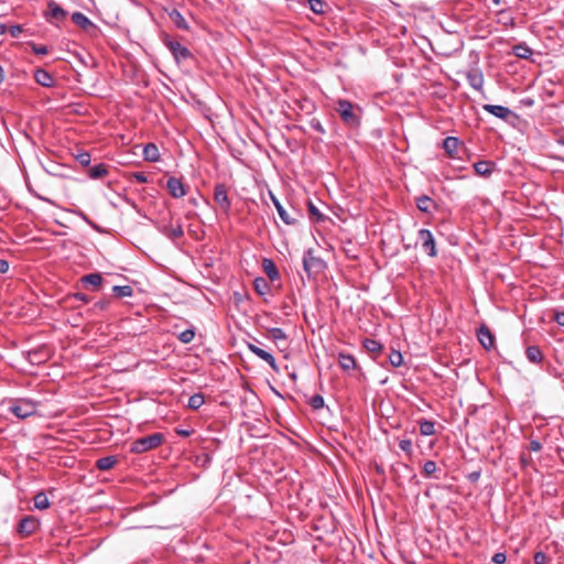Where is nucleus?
I'll return each instance as SVG.
<instances>
[{
  "mask_svg": "<svg viewBox=\"0 0 564 564\" xmlns=\"http://www.w3.org/2000/svg\"><path fill=\"white\" fill-rule=\"evenodd\" d=\"M116 463H117V457L112 456V455H108V456L100 457L96 462V467L99 470H109L116 465Z\"/></svg>",
  "mask_w": 564,
  "mask_h": 564,
  "instance_id": "obj_31",
  "label": "nucleus"
},
{
  "mask_svg": "<svg viewBox=\"0 0 564 564\" xmlns=\"http://www.w3.org/2000/svg\"><path fill=\"white\" fill-rule=\"evenodd\" d=\"M399 447L402 452L406 454L408 457H412L413 455V445L412 441L409 438L401 440L399 442Z\"/></svg>",
  "mask_w": 564,
  "mask_h": 564,
  "instance_id": "obj_42",
  "label": "nucleus"
},
{
  "mask_svg": "<svg viewBox=\"0 0 564 564\" xmlns=\"http://www.w3.org/2000/svg\"><path fill=\"white\" fill-rule=\"evenodd\" d=\"M22 32V26L19 25V24H14V25H11L9 28V33L11 34V36L13 37H18Z\"/></svg>",
  "mask_w": 564,
  "mask_h": 564,
  "instance_id": "obj_51",
  "label": "nucleus"
},
{
  "mask_svg": "<svg viewBox=\"0 0 564 564\" xmlns=\"http://www.w3.org/2000/svg\"><path fill=\"white\" fill-rule=\"evenodd\" d=\"M36 83L43 87H52L54 85L53 76L45 69L39 68L34 73Z\"/></svg>",
  "mask_w": 564,
  "mask_h": 564,
  "instance_id": "obj_17",
  "label": "nucleus"
},
{
  "mask_svg": "<svg viewBox=\"0 0 564 564\" xmlns=\"http://www.w3.org/2000/svg\"><path fill=\"white\" fill-rule=\"evenodd\" d=\"M162 42L171 52L177 64L192 57V52L178 41L173 40L169 34L162 36Z\"/></svg>",
  "mask_w": 564,
  "mask_h": 564,
  "instance_id": "obj_4",
  "label": "nucleus"
},
{
  "mask_svg": "<svg viewBox=\"0 0 564 564\" xmlns=\"http://www.w3.org/2000/svg\"><path fill=\"white\" fill-rule=\"evenodd\" d=\"M9 262L4 259H0V273H7L9 271Z\"/></svg>",
  "mask_w": 564,
  "mask_h": 564,
  "instance_id": "obj_55",
  "label": "nucleus"
},
{
  "mask_svg": "<svg viewBox=\"0 0 564 564\" xmlns=\"http://www.w3.org/2000/svg\"><path fill=\"white\" fill-rule=\"evenodd\" d=\"M46 20L50 23L63 21L67 12L55 1H50L47 4Z\"/></svg>",
  "mask_w": 564,
  "mask_h": 564,
  "instance_id": "obj_12",
  "label": "nucleus"
},
{
  "mask_svg": "<svg viewBox=\"0 0 564 564\" xmlns=\"http://www.w3.org/2000/svg\"><path fill=\"white\" fill-rule=\"evenodd\" d=\"M247 347L253 355L265 361L274 372H279V366L276 364L274 356L271 352L262 349L261 347L252 343H248Z\"/></svg>",
  "mask_w": 564,
  "mask_h": 564,
  "instance_id": "obj_9",
  "label": "nucleus"
},
{
  "mask_svg": "<svg viewBox=\"0 0 564 564\" xmlns=\"http://www.w3.org/2000/svg\"><path fill=\"white\" fill-rule=\"evenodd\" d=\"M492 4L499 8L497 11L499 14H503L507 10V3L503 0H492Z\"/></svg>",
  "mask_w": 564,
  "mask_h": 564,
  "instance_id": "obj_48",
  "label": "nucleus"
},
{
  "mask_svg": "<svg viewBox=\"0 0 564 564\" xmlns=\"http://www.w3.org/2000/svg\"><path fill=\"white\" fill-rule=\"evenodd\" d=\"M554 321L560 326H564V312H555Z\"/></svg>",
  "mask_w": 564,
  "mask_h": 564,
  "instance_id": "obj_53",
  "label": "nucleus"
},
{
  "mask_svg": "<svg viewBox=\"0 0 564 564\" xmlns=\"http://www.w3.org/2000/svg\"><path fill=\"white\" fill-rule=\"evenodd\" d=\"M507 560V555L503 552H498L492 556V562L496 564H503Z\"/></svg>",
  "mask_w": 564,
  "mask_h": 564,
  "instance_id": "obj_49",
  "label": "nucleus"
},
{
  "mask_svg": "<svg viewBox=\"0 0 564 564\" xmlns=\"http://www.w3.org/2000/svg\"><path fill=\"white\" fill-rule=\"evenodd\" d=\"M6 31H7V26L4 24L0 23V34L6 33Z\"/></svg>",
  "mask_w": 564,
  "mask_h": 564,
  "instance_id": "obj_61",
  "label": "nucleus"
},
{
  "mask_svg": "<svg viewBox=\"0 0 564 564\" xmlns=\"http://www.w3.org/2000/svg\"><path fill=\"white\" fill-rule=\"evenodd\" d=\"M77 162L83 166L90 164V154L88 152H80L76 156Z\"/></svg>",
  "mask_w": 564,
  "mask_h": 564,
  "instance_id": "obj_44",
  "label": "nucleus"
},
{
  "mask_svg": "<svg viewBox=\"0 0 564 564\" xmlns=\"http://www.w3.org/2000/svg\"><path fill=\"white\" fill-rule=\"evenodd\" d=\"M336 110L346 126L358 127L360 124V117L355 112L350 100L338 99Z\"/></svg>",
  "mask_w": 564,
  "mask_h": 564,
  "instance_id": "obj_2",
  "label": "nucleus"
},
{
  "mask_svg": "<svg viewBox=\"0 0 564 564\" xmlns=\"http://www.w3.org/2000/svg\"><path fill=\"white\" fill-rule=\"evenodd\" d=\"M468 84L476 90H480L484 85V76L480 72H469L467 74Z\"/></svg>",
  "mask_w": 564,
  "mask_h": 564,
  "instance_id": "obj_30",
  "label": "nucleus"
},
{
  "mask_svg": "<svg viewBox=\"0 0 564 564\" xmlns=\"http://www.w3.org/2000/svg\"><path fill=\"white\" fill-rule=\"evenodd\" d=\"M205 403L203 393H194L189 397L187 406L192 410H198Z\"/></svg>",
  "mask_w": 564,
  "mask_h": 564,
  "instance_id": "obj_35",
  "label": "nucleus"
},
{
  "mask_svg": "<svg viewBox=\"0 0 564 564\" xmlns=\"http://www.w3.org/2000/svg\"><path fill=\"white\" fill-rule=\"evenodd\" d=\"M4 80V70L3 68L0 66V84Z\"/></svg>",
  "mask_w": 564,
  "mask_h": 564,
  "instance_id": "obj_60",
  "label": "nucleus"
},
{
  "mask_svg": "<svg viewBox=\"0 0 564 564\" xmlns=\"http://www.w3.org/2000/svg\"><path fill=\"white\" fill-rule=\"evenodd\" d=\"M389 362L392 367H400L403 362V356L399 350L392 349L389 354Z\"/></svg>",
  "mask_w": 564,
  "mask_h": 564,
  "instance_id": "obj_39",
  "label": "nucleus"
},
{
  "mask_svg": "<svg viewBox=\"0 0 564 564\" xmlns=\"http://www.w3.org/2000/svg\"><path fill=\"white\" fill-rule=\"evenodd\" d=\"M166 188H167L170 195L174 198H181V197L185 196V194H186L184 183L182 182L181 178H178L176 176H171L167 178Z\"/></svg>",
  "mask_w": 564,
  "mask_h": 564,
  "instance_id": "obj_10",
  "label": "nucleus"
},
{
  "mask_svg": "<svg viewBox=\"0 0 564 564\" xmlns=\"http://www.w3.org/2000/svg\"><path fill=\"white\" fill-rule=\"evenodd\" d=\"M525 357L531 364H541L543 361V352L538 346H528L525 349Z\"/></svg>",
  "mask_w": 564,
  "mask_h": 564,
  "instance_id": "obj_24",
  "label": "nucleus"
},
{
  "mask_svg": "<svg viewBox=\"0 0 564 564\" xmlns=\"http://www.w3.org/2000/svg\"><path fill=\"white\" fill-rule=\"evenodd\" d=\"M533 560H534V564H546L547 556L544 552L540 551L534 554Z\"/></svg>",
  "mask_w": 564,
  "mask_h": 564,
  "instance_id": "obj_46",
  "label": "nucleus"
},
{
  "mask_svg": "<svg viewBox=\"0 0 564 564\" xmlns=\"http://www.w3.org/2000/svg\"><path fill=\"white\" fill-rule=\"evenodd\" d=\"M9 412L19 419H26L36 413V403L29 399H19L13 401L9 408Z\"/></svg>",
  "mask_w": 564,
  "mask_h": 564,
  "instance_id": "obj_5",
  "label": "nucleus"
},
{
  "mask_svg": "<svg viewBox=\"0 0 564 564\" xmlns=\"http://www.w3.org/2000/svg\"><path fill=\"white\" fill-rule=\"evenodd\" d=\"M415 204L417 209L425 214H431L432 208H435L434 200L427 195H421L416 197Z\"/></svg>",
  "mask_w": 564,
  "mask_h": 564,
  "instance_id": "obj_19",
  "label": "nucleus"
},
{
  "mask_svg": "<svg viewBox=\"0 0 564 564\" xmlns=\"http://www.w3.org/2000/svg\"><path fill=\"white\" fill-rule=\"evenodd\" d=\"M158 229L162 235L170 239L181 238L184 235L183 227L180 223H177L176 225H160Z\"/></svg>",
  "mask_w": 564,
  "mask_h": 564,
  "instance_id": "obj_13",
  "label": "nucleus"
},
{
  "mask_svg": "<svg viewBox=\"0 0 564 564\" xmlns=\"http://www.w3.org/2000/svg\"><path fill=\"white\" fill-rule=\"evenodd\" d=\"M338 364H339V367L344 370V371H349V370H352L357 367V362H356V359L352 355L350 354H346V352H339L338 355Z\"/></svg>",
  "mask_w": 564,
  "mask_h": 564,
  "instance_id": "obj_20",
  "label": "nucleus"
},
{
  "mask_svg": "<svg viewBox=\"0 0 564 564\" xmlns=\"http://www.w3.org/2000/svg\"><path fill=\"white\" fill-rule=\"evenodd\" d=\"M262 268L272 282L280 279V272L272 259L264 258L262 261Z\"/></svg>",
  "mask_w": 564,
  "mask_h": 564,
  "instance_id": "obj_18",
  "label": "nucleus"
},
{
  "mask_svg": "<svg viewBox=\"0 0 564 564\" xmlns=\"http://www.w3.org/2000/svg\"><path fill=\"white\" fill-rule=\"evenodd\" d=\"M143 158L148 162H158L160 160V152L154 143H148L143 148Z\"/></svg>",
  "mask_w": 564,
  "mask_h": 564,
  "instance_id": "obj_28",
  "label": "nucleus"
},
{
  "mask_svg": "<svg viewBox=\"0 0 564 564\" xmlns=\"http://www.w3.org/2000/svg\"><path fill=\"white\" fill-rule=\"evenodd\" d=\"M513 54L522 59H528L533 55V50L525 43H519L512 48Z\"/></svg>",
  "mask_w": 564,
  "mask_h": 564,
  "instance_id": "obj_29",
  "label": "nucleus"
},
{
  "mask_svg": "<svg viewBox=\"0 0 564 564\" xmlns=\"http://www.w3.org/2000/svg\"><path fill=\"white\" fill-rule=\"evenodd\" d=\"M364 347L370 352H379L383 348L380 341L372 338H366L364 340Z\"/></svg>",
  "mask_w": 564,
  "mask_h": 564,
  "instance_id": "obj_36",
  "label": "nucleus"
},
{
  "mask_svg": "<svg viewBox=\"0 0 564 564\" xmlns=\"http://www.w3.org/2000/svg\"><path fill=\"white\" fill-rule=\"evenodd\" d=\"M195 337V328H187L181 332L177 336L178 340L183 344H189Z\"/></svg>",
  "mask_w": 564,
  "mask_h": 564,
  "instance_id": "obj_38",
  "label": "nucleus"
},
{
  "mask_svg": "<svg viewBox=\"0 0 564 564\" xmlns=\"http://www.w3.org/2000/svg\"><path fill=\"white\" fill-rule=\"evenodd\" d=\"M310 405L314 410H319L324 406V398L321 394H315L310 400Z\"/></svg>",
  "mask_w": 564,
  "mask_h": 564,
  "instance_id": "obj_43",
  "label": "nucleus"
},
{
  "mask_svg": "<svg viewBox=\"0 0 564 564\" xmlns=\"http://www.w3.org/2000/svg\"><path fill=\"white\" fill-rule=\"evenodd\" d=\"M112 293L118 299L130 297L133 295V289L130 285H115Z\"/></svg>",
  "mask_w": 564,
  "mask_h": 564,
  "instance_id": "obj_34",
  "label": "nucleus"
},
{
  "mask_svg": "<svg viewBox=\"0 0 564 564\" xmlns=\"http://www.w3.org/2000/svg\"><path fill=\"white\" fill-rule=\"evenodd\" d=\"M176 434L183 437H187L192 434L191 430L177 429Z\"/></svg>",
  "mask_w": 564,
  "mask_h": 564,
  "instance_id": "obj_59",
  "label": "nucleus"
},
{
  "mask_svg": "<svg viewBox=\"0 0 564 564\" xmlns=\"http://www.w3.org/2000/svg\"><path fill=\"white\" fill-rule=\"evenodd\" d=\"M109 305V301L107 300H101V301H98L95 303V307L99 308V310H105L106 307H108Z\"/></svg>",
  "mask_w": 564,
  "mask_h": 564,
  "instance_id": "obj_57",
  "label": "nucleus"
},
{
  "mask_svg": "<svg viewBox=\"0 0 564 564\" xmlns=\"http://www.w3.org/2000/svg\"><path fill=\"white\" fill-rule=\"evenodd\" d=\"M482 109L510 124L519 119V116L506 106L487 104L482 106Z\"/></svg>",
  "mask_w": 564,
  "mask_h": 564,
  "instance_id": "obj_6",
  "label": "nucleus"
},
{
  "mask_svg": "<svg viewBox=\"0 0 564 564\" xmlns=\"http://www.w3.org/2000/svg\"><path fill=\"white\" fill-rule=\"evenodd\" d=\"M131 178L134 180L138 184H144L148 182V176L142 172H133L131 174Z\"/></svg>",
  "mask_w": 564,
  "mask_h": 564,
  "instance_id": "obj_45",
  "label": "nucleus"
},
{
  "mask_svg": "<svg viewBox=\"0 0 564 564\" xmlns=\"http://www.w3.org/2000/svg\"><path fill=\"white\" fill-rule=\"evenodd\" d=\"M495 163L491 161H478L474 163L475 173L479 176L489 177L494 172Z\"/></svg>",
  "mask_w": 564,
  "mask_h": 564,
  "instance_id": "obj_16",
  "label": "nucleus"
},
{
  "mask_svg": "<svg viewBox=\"0 0 564 564\" xmlns=\"http://www.w3.org/2000/svg\"><path fill=\"white\" fill-rule=\"evenodd\" d=\"M541 448H542V445H541V443L539 441L532 440L530 442V449L532 452H539V451H541Z\"/></svg>",
  "mask_w": 564,
  "mask_h": 564,
  "instance_id": "obj_54",
  "label": "nucleus"
},
{
  "mask_svg": "<svg viewBox=\"0 0 564 564\" xmlns=\"http://www.w3.org/2000/svg\"><path fill=\"white\" fill-rule=\"evenodd\" d=\"M417 237L421 241L422 249L430 257H436L437 249L434 236L430 229L422 228L417 232Z\"/></svg>",
  "mask_w": 564,
  "mask_h": 564,
  "instance_id": "obj_8",
  "label": "nucleus"
},
{
  "mask_svg": "<svg viewBox=\"0 0 564 564\" xmlns=\"http://www.w3.org/2000/svg\"><path fill=\"white\" fill-rule=\"evenodd\" d=\"M270 198L281 218V220L285 224V225H294L296 223V219L294 217H292L288 212L286 209L283 207V205L281 204V202L276 198V196H274L272 193H270Z\"/></svg>",
  "mask_w": 564,
  "mask_h": 564,
  "instance_id": "obj_15",
  "label": "nucleus"
},
{
  "mask_svg": "<svg viewBox=\"0 0 564 564\" xmlns=\"http://www.w3.org/2000/svg\"><path fill=\"white\" fill-rule=\"evenodd\" d=\"M72 21L80 29L88 31L96 25L82 12L77 11L72 14Z\"/></svg>",
  "mask_w": 564,
  "mask_h": 564,
  "instance_id": "obj_21",
  "label": "nucleus"
},
{
  "mask_svg": "<svg viewBox=\"0 0 564 564\" xmlns=\"http://www.w3.org/2000/svg\"><path fill=\"white\" fill-rule=\"evenodd\" d=\"M214 200L218 208L228 215L231 209V202L228 197V191L225 184H216L214 187Z\"/></svg>",
  "mask_w": 564,
  "mask_h": 564,
  "instance_id": "obj_7",
  "label": "nucleus"
},
{
  "mask_svg": "<svg viewBox=\"0 0 564 564\" xmlns=\"http://www.w3.org/2000/svg\"><path fill=\"white\" fill-rule=\"evenodd\" d=\"M74 297L79 300V301H82V302H85V303L89 302V297L86 294H84V293H79V292L75 293Z\"/></svg>",
  "mask_w": 564,
  "mask_h": 564,
  "instance_id": "obj_58",
  "label": "nucleus"
},
{
  "mask_svg": "<svg viewBox=\"0 0 564 564\" xmlns=\"http://www.w3.org/2000/svg\"><path fill=\"white\" fill-rule=\"evenodd\" d=\"M82 283L86 286H91L93 290L99 288L102 283V275L100 273H89L83 275L80 279Z\"/></svg>",
  "mask_w": 564,
  "mask_h": 564,
  "instance_id": "obj_26",
  "label": "nucleus"
},
{
  "mask_svg": "<svg viewBox=\"0 0 564 564\" xmlns=\"http://www.w3.org/2000/svg\"><path fill=\"white\" fill-rule=\"evenodd\" d=\"M269 334H270V337L274 340V341H280V340H285L286 339V334L285 332L280 328V327H272L269 329Z\"/></svg>",
  "mask_w": 564,
  "mask_h": 564,
  "instance_id": "obj_40",
  "label": "nucleus"
},
{
  "mask_svg": "<svg viewBox=\"0 0 564 564\" xmlns=\"http://www.w3.org/2000/svg\"><path fill=\"white\" fill-rule=\"evenodd\" d=\"M459 144L460 140L456 137H447L443 140V149L451 158H454Z\"/></svg>",
  "mask_w": 564,
  "mask_h": 564,
  "instance_id": "obj_23",
  "label": "nucleus"
},
{
  "mask_svg": "<svg viewBox=\"0 0 564 564\" xmlns=\"http://www.w3.org/2000/svg\"><path fill=\"white\" fill-rule=\"evenodd\" d=\"M310 9L316 14L325 13L326 2L323 0H308Z\"/></svg>",
  "mask_w": 564,
  "mask_h": 564,
  "instance_id": "obj_37",
  "label": "nucleus"
},
{
  "mask_svg": "<svg viewBox=\"0 0 564 564\" xmlns=\"http://www.w3.org/2000/svg\"><path fill=\"white\" fill-rule=\"evenodd\" d=\"M437 470L436 463L434 460H426L423 465L422 473L425 477H431Z\"/></svg>",
  "mask_w": 564,
  "mask_h": 564,
  "instance_id": "obj_41",
  "label": "nucleus"
},
{
  "mask_svg": "<svg viewBox=\"0 0 564 564\" xmlns=\"http://www.w3.org/2000/svg\"><path fill=\"white\" fill-rule=\"evenodd\" d=\"M254 291L260 295L264 296L271 293V286L265 278L258 276L253 280Z\"/></svg>",
  "mask_w": 564,
  "mask_h": 564,
  "instance_id": "obj_27",
  "label": "nucleus"
},
{
  "mask_svg": "<svg viewBox=\"0 0 564 564\" xmlns=\"http://www.w3.org/2000/svg\"><path fill=\"white\" fill-rule=\"evenodd\" d=\"M33 51L37 55H45L48 52V50L45 45H35V46H33Z\"/></svg>",
  "mask_w": 564,
  "mask_h": 564,
  "instance_id": "obj_52",
  "label": "nucleus"
},
{
  "mask_svg": "<svg viewBox=\"0 0 564 564\" xmlns=\"http://www.w3.org/2000/svg\"><path fill=\"white\" fill-rule=\"evenodd\" d=\"M108 174L107 165L104 163H99L94 165L89 172L88 175L90 178L97 180L106 176Z\"/></svg>",
  "mask_w": 564,
  "mask_h": 564,
  "instance_id": "obj_33",
  "label": "nucleus"
},
{
  "mask_svg": "<svg viewBox=\"0 0 564 564\" xmlns=\"http://www.w3.org/2000/svg\"><path fill=\"white\" fill-rule=\"evenodd\" d=\"M326 268V263L314 254L313 249H307L303 254V269L308 278H314Z\"/></svg>",
  "mask_w": 564,
  "mask_h": 564,
  "instance_id": "obj_3",
  "label": "nucleus"
},
{
  "mask_svg": "<svg viewBox=\"0 0 564 564\" xmlns=\"http://www.w3.org/2000/svg\"><path fill=\"white\" fill-rule=\"evenodd\" d=\"M420 434L422 436H432L436 433L435 425L436 422L427 419H420L417 421Z\"/></svg>",
  "mask_w": 564,
  "mask_h": 564,
  "instance_id": "obj_22",
  "label": "nucleus"
},
{
  "mask_svg": "<svg viewBox=\"0 0 564 564\" xmlns=\"http://www.w3.org/2000/svg\"><path fill=\"white\" fill-rule=\"evenodd\" d=\"M310 126L312 129H314L315 131L324 134L325 133V129L323 127V124L321 123L319 120L317 119H312L311 122H310Z\"/></svg>",
  "mask_w": 564,
  "mask_h": 564,
  "instance_id": "obj_47",
  "label": "nucleus"
},
{
  "mask_svg": "<svg viewBox=\"0 0 564 564\" xmlns=\"http://www.w3.org/2000/svg\"><path fill=\"white\" fill-rule=\"evenodd\" d=\"M477 337L481 346L489 350L495 345V337L491 334L490 329L486 325H481L477 332Z\"/></svg>",
  "mask_w": 564,
  "mask_h": 564,
  "instance_id": "obj_14",
  "label": "nucleus"
},
{
  "mask_svg": "<svg viewBox=\"0 0 564 564\" xmlns=\"http://www.w3.org/2000/svg\"><path fill=\"white\" fill-rule=\"evenodd\" d=\"M480 470L471 471L467 477L471 482H476L480 478Z\"/></svg>",
  "mask_w": 564,
  "mask_h": 564,
  "instance_id": "obj_56",
  "label": "nucleus"
},
{
  "mask_svg": "<svg viewBox=\"0 0 564 564\" xmlns=\"http://www.w3.org/2000/svg\"><path fill=\"white\" fill-rule=\"evenodd\" d=\"M169 17L173 21V23L175 24V26L177 29L184 30V31L189 30L188 23L186 22L185 18L178 10H176V9L171 10L169 12Z\"/></svg>",
  "mask_w": 564,
  "mask_h": 564,
  "instance_id": "obj_25",
  "label": "nucleus"
},
{
  "mask_svg": "<svg viewBox=\"0 0 564 564\" xmlns=\"http://www.w3.org/2000/svg\"><path fill=\"white\" fill-rule=\"evenodd\" d=\"M164 441L162 433H153L151 435L140 437L131 443L130 452L133 454H142L159 447Z\"/></svg>",
  "mask_w": 564,
  "mask_h": 564,
  "instance_id": "obj_1",
  "label": "nucleus"
},
{
  "mask_svg": "<svg viewBox=\"0 0 564 564\" xmlns=\"http://www.w3.org/2000/svg\"><path fill=\"white\" fill-rule=\"evenodd\" d=\"M308 210H310L311 215L316 216L317 220L324 219L323 214H321L318 208L315 205H313L312 203H310V205H308Z\"/></svg>",
  "mask_w": 564,
  "mask_h": 564,
  "instance_id": "obj_50",
  "label": "nucleus"
},
{
  "mask_svg": "<svg viewBox=\"0 0 564 564\" xmlns=\"http://www.w3.org/2000/svg\"><path fill=\"white\" fill-rule=\"evenodd\" d=\"M34 507L39 510H45L50 508L51 502L44 491H40L34 496Z\"/></svg>",
  "mask_w": 564,
  "mask_h": 564,
  "instance_id": "obj_32",
  "label": "nucleus"
},
{
  "mask_svg": "<svg viewBox=\"0 0 564 564\" xmlns=\"http://www.w3.org/2000/svg\"><path fill=\"white\" fill-rule=\"evenodd\" d=\"M39 525V520L32 516H29L20 520L18 524V532L21 535L28 536L34 533Z\"/></svg>",
  "mask_w": 564,
  "mask_h": 564,
  "instance_id": "obj_11",
  "label": "nucleus"
}]
</instances>
